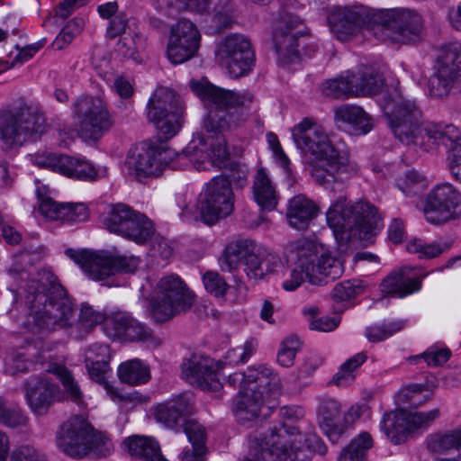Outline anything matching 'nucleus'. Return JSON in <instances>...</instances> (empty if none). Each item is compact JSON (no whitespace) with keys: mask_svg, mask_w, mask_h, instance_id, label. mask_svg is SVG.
Here are the masks:
<instances>
[{"mask_svg":"<svg viewBox=\"0 0 461 461\" xmlns=\"http://www.w3.org/2000/svg\"><path fill=\"white\" fill-rule=\"evenodd\" d=\"M191 86L208 110L203 124L204 133L194 137L181 153L144 145L131 149L125 166L138 180L158 176L167 167H185L187 162L197 169L205 162L219 168L228 165L230 152L223 133L246 123L254 95L247 90L225 89L208 82H192Z\"/></svg>","mask_w":461,"mask_h":461,"instance_id":"1","label":"nucleus"},{"mask_svg":"<svg viewBox=\"0 0 461 461\" xmlns=\"http://www.w3.org/2000/svg\"><path fill=\"white\" fill-rule=\"evenodd\" d=\"M30 261V254L22 252L9 269L16 300L13 318L25 329L41 331L71 328L77 320L71 298L50 270L25 269L23 265Z\"/></svg>","mask_w":461,"mask_h":461,"instance_id":"2","label":"nucleus"},{"mask_svg":"<svg viewBox=\"0 0 461 461\" xmlns=\"http://www.w3.org/2000/svg\"><path fill=\"white\" fill-rule=\"evenodd\" d=\"M382 109L392 132L402 143L425 152L445 146L450 172L461 183V132L457 127L425 122L415 101L403 97L396 89L384 95Z\"/></svg>","mask_w":461,"mask_h":461,"instance_id":"3","label":"nucleus"},{"mask_svg":"<svg viewBox=\"0 0 461 461\" xmlns=\"http://www.w3.org/2000/svg\"><path fill=\"white\" fill-rule=\"evenodd\" d=\"M292 136L298 149L316 158L312 176L319 185L342 180L343 175L357 172V167L350 161L348 153L336 149L324 128L315 121L303 119L293 128Z\"/></svg>","mask_w":461,"mask_h":461,"instance_id":"4","label":"nucleus"},{"mask_svg":"<svg viewBox=\"0 0 461 461\" xmlns=\"http://www.w3.org/2000/svg\"><path fill=\"white\" fill-rule=\"evenodd\" d=\"M307 452L323 456L324 442L315 434H301L295 427L285 423L255 433L249 438V456L251 461H303Z\"/></svg>","mask_w":461,"mask_h":461,"instance_id":"5","label":"nucleus"},{"mask_svg":"<svg viewBox=\"0 0 461 461\" xmlns=\"http://www.w3.org/2000/svg\"><path fill=\"white\" fill-rule=\"evenodd\" d=\"M228 383L240 386L233 400L232 412L236 420L243 425L257 420L264 407L265 393L280 389V379L273 370L265 366H249L246 372H236L229 375Z\"/></svg>","mask_w":461,"mask_h":461,"instance_id":"6","label":"nucleus"},{"mask_svg":"<svg viewBox=\"0 0 461 461\" xmlns=\"http://www.w3.org/2000/svg\"><path fill=\"white\" fill-rule=\"evenodd\" d=\"M326 220L339 241L358 240L368 242L380 230V217L367 202L352 203L340 195L330 203Z\"/></svg>","mask_w":461,"mask_h":461,"instance_id":"7","label":"nucleus"},{"mask_svg":"<svg viewBox=\"0 0 461 461\" xmlns=\"http://www.w3.org/2000/svg\"><path fill=\"white\" fill-rule=\"evenodd\" d=\"M56 443L65 455L75 459L89 456L107 457L113 451L110 438L79 415L69 418L59 426Z\"/></svg>","mask_w":461,"mask_h":461,"instance_id":"8","label":"nucleus"},{"mask_svg":"<svg viewBox=\"0 0 461 461\" xmlns=\"http://www.w3.org/2000/svg\"><path fill=\"white\" fill-rule=\"evenodd\" d=\"M66 254L89 276L102 282L108 287L120 285L116 275L133 273L138 268L140 259L134 256L113 255L108 251H89L68 249Z\"/></svg>","mask_w":461,"mask_h":461,"instance_id":"9","label":"nucleus"},{"mask_svg":"<svg viewBox=\"0 0 461 461\" xmlns=\"http://www.w3.org/2000/svg\"><path fill=\"white\" fill-rule=\"evenodd\" d=\"M46 119L36 106L24 105L15 113L0 110V143L5 150L36 140L47 131Z\"/></svg>","mask_w":461,"mask_h":461,"instance_id":"10","label":"nucleus"},{"mask_svg":"<svg viewBox=\"0 0 461 461\" xmlns=\"http://www.w3.org/2000/svg\"><path fill=\"white\" fill-rule=\"evenodd\" d=\"M195 295L177 275L161 277L149 300L150 315L156 322H165L189 311Z\"/></svg>","mask_w":461,"mask_h":461,"instance_id":"11","label":"nucleus"},{"mask_svg":"<svg viewBox=\"0 0 461 461\" xmlns=\"http://www.w3.org/2000/svg\"><path fill=\"white\" fill-rule=\"evenodd\" d=\"M374 36L383 41L406 44L420 37L421 17L415 11L396 7L376 10Z\"/></svg>","mask_w":461,"mask_h":461,"instance_id":"12","label":"nucleus"},{"mask_svg":"<svg viewBox=\"0 0 461 461\" xmlns=\"http://www.w3.org/2000/svg\"><path fill=\"white\" fill-rule=\"evenodd\" d=\"M241 262L245 265L247 276L256 280L274 272L279 264L274 257L262 253L258 246L249 240H239L229 243L220 258L221 268L226 272L236 269Z\"/></svg>","mask_w":461,"mask_h":461,"instance_id":"13","label":"nucleus"},{"mask_svg":"<svg viewBox=\"0 0 461 461\" xmlns=\"http://www.w3.org/2000/svg\"><path fill=\"white\" fill-rule=\"evenodd\" d=\"M147 109L148 120L154 124L161 141L172 139L181 130L184 109L173 90L158 87L150 96Z\"/></svg>","mask_w":461,"mask_h":461,"instance_id":"14","label":"nucleus"},{"mask_svg":"<svg viewBox=\"0 0 461 461\" xmlns=\"http://www.w3.org/2000/svg\"><path fill=\"white\" fill-rule=\"evenodd\" d=\"M308 39V28L297 15L284 12L273 22L272 41L278 61L284 65L301 59L299 47Z\"/></svg>","mask_w":461,"mask_h":461,"instance_id":"15","label":"nucleus"},{"mask_svg":"<svg viewBox=\"0 0 461 461\" xmlns=\"http://www.w3.org/2000/svg\"><path fill=\"white\" fill-rule=\"evenodd\" d=\"M461 84V42L451 41L438 50L433 73L428 82L431 97L443 98Z\"/></svg>","mask_w":461,"mask_h":461,"instance_id":"16","label":"nucleus"},{"mask_svg":"<svg viewBox=\"0 0 461 461\" xmlns=\"http://www.w3.org/2000/svg\"><path fill=\"white\" fill-rule=\"evenodd\" d=\"M102 222L110 231L137 243H143L154 234V226L144 214L124 203L110 204Z\"/></svg>","mask_w":461,"mask_h":461,"instance_id":"17","label":"nucleus"},{"mask_svg":"<svg viewBox=\"0 0 461 461\" xmlns=\"http://www.w3.org/2000/svg\"><path fill=\"white\" fill-rule=\"evenodd\" d=\"M215 59L227 68L231 77H245L252 71L255 65L252 43L243 34H230L217 44Z\"/></svg>","mask_w":461,"mask_h":461,"instance_id":"18","label":"nucleus"},{"mask_svg":"<svg viewBox=\"0 0 461 461\" xmlns=\"http://www.w3.org/2000/svg\"><path fill=\"white\" fill-rule=\"evenodd\" d=\"M198 209L204 223L215 224L234 209V194L229 179L218 176L211 179L199 195Z\"/></svg>","mask_w":461,"mask_h":461,"instance_id":"19","label":"nucleus"},{"mask_svg":"<svg viewBox=\"0 0 461 461\" xmlns=\"http://www.w3.org/2000/svg\"><path fill=\"white\" fill-rule=\"evenodd\" d=\"M421 203L423 215L431 224L443 225L461 218V192L449 183L434 186Z\"/></svg>","mask_w":461,"mask_h":461,"instance_id":"20","label":"nucleus"},{"mask_svg":"<svg viewBox=\"0 0 461 461\" xmlns=\"http://www.w3.org/2000/svg\"><path fill=\"white\" fill-rule=\"evenodd\" d=\"M73 114L80 133L86 138L98 140L113 125L107 103L101 97L82 96L73 104Z\"/></svg>","mask_w":461,"mask_h":461,"instance_id":"21","label":"nucleus"},{"mask_svg":"<svg viewBox=\"0 0 461 461\" xmlns=\"http://www.w3.org/2000/svg\"><path fill=\"white\" fill-rule=\"evenodd\" d=\"M440 415L438 409L426 412L407 411L403 409L385 413L380 421V429L393 444H401L414 429H426Z\"/></svg>","mask_w":461,"mask_h":461,"instance_id":"22","label":"nucleus"},{"mask_svg":"<svg viewBox=\"0 0 461 461\" xmlns=\"http://www.w3.org/2000/svg\"><path fill=\"white\" fill-rule=\"evenodd\" d=\"M376 10L364 5L336 7L329 15L331 32L344 41L362 29L374 35Z\"/></svg>","mask_w":461,"mask_h":461,"instance_id":"23","label":"nucleus"},{"mask_svg":"<svg viewBox=\"0 0 461 461\" xmlns=\"http://www.w3.org/2000/svg\"><path fill=\"white\" fill-rule=\"evenodd\" d=\"M201 33L196 25L187 19L178 20L170 29L167 54L173 64L184 63L197 53Z\"/></svg>","mask_w":461,"mask_h":461,"instance_id":"24","label":"nucleus"},{"mask_svg":"<svg viewBox=\"0 0 461 461\" xmlns=\"http://www.w3.org/2000/svg\"><path fill=\"white\" fill-rule=\"evenodd\" d=\"M221 365L207 357L193 356L181 364V375L188 384L203 391L216 392L221 388Z\"/></svg>","mask_w":461,"mask_h":461,"instance_id":"25","label":"nucleus"},{"mask_svg":"<svg viewBox=\"0 0 461 461\" xmlns=\"http://www.w3.org/2000/svg\"><path fill=\"white\" fill-rule=\"evenodd\" d=\"M40 167L50 168L53 172L69 178L93 181L97 177V169L89 161L67 155L42 154L32 158Z\"/></svg>","mask_w":461,"mask_h":461,"instance_id":"26","label":"nucleus"},{"mask_svg":"<svg viewBox=\"0 0 461 461\" xmlns=\"http://www.w3.org/2000/svg\"><path fill=\"white\" fill-rule=\"evenodd\" d=\"M193 409L192 394L185 392L158 404L154 410V416L158 422L167 428L175 429L185 424L187 417L193 412Z\"/></svg>","mask_w":461,"mask_h":461,"instance_id":"27","label":"nucleus"},{"mask_svg":"<svg viewBox=\"0 0 461 461\" xmlns=\"http://www.w3.org/2000/svg\"><path fill=\"white\" fill-rule=\"evenodd\" d=\"M314 257L311 263V284L321 285L326 283L325 279L335 280L343 273V267L340 261L322 247L306 243L302 246Z\"/></svg>","mask_w":461,"mask_h":461,"instance_id":"28","label":"nucleus"},{"mask_svg":"<svg viewBox=\"0 0 461 461\" xmlns=\"http://www.w3.org/2000/svg\"><path fill=\"white\" fill-rule=\"evenodd\" d=\"M26 400L31 410L45 414L59 397V387L44 377H32L26 382Z\"/></svg>","mask_w":461,"mask_h":461,"instance_id":"29","label":"nucleus"},{"mask_svg":"<svg viewBox=\"0 0 461 461\" xmlns=\"http://www.w3.org/2000/svg\"><path fill=\"white\" fill-rule=\"evenodd\" d=\"M340 409V403L337 400L328 397L321 398L318 407L320 427L333 443L345 432Z\"/></svg>","mask_w":461,"mask_h":461,"instance_id":"30","label":"nucleus"},{"mask_svg":"<svg viewBox=\"0 0 461 461\" xmlns=\"http://www.w3.org/2000/svg\"><path fill=\"white\" fill-rule=\"evenodd\" d=\"M412 270L409 267H403L398 272L391 273L382 282L381 291L384 294L400 298L420 291L421 288V279L427 274L416 276L411 275Z\"/></svg>","mask_w":461,"mask_h":461,"instance_id":"31","label":"nucleus"},{"mask_svg":"<svg viewBox=\"0 0 461 461\" xmlns=\"http://www.w3.org/2000/svg\"><path fill=\"white\" fill-rule=\"evenodd\" d=\"M334 120L340 129H350L355 134H366L373 127L368 114L355 105H341L334 111Z\"/></svg>","mask_w":461,"mask_h":461,"instance_id":"32","label":"nucleus"},{"mask_svg":"<svg viewBox=\"0 0 461 461\" xmlns=\"http://www.w3.org/2000/svg\"><path fill=\"white\" fill-rule=\"evenodd\" d=\"M318 207L313 201L304 194H298L289 200L286 216L290 226L304 230L317 215Z\"/></svg>","mask_w":461,"mask_h":461,"instance_id":"33","label":"nucleus"},{"mask_svg":"<svg viewBox=\"0 0 461 461\" xmlns=\"http://www.w3.org/2000/svg\"><path fill=\"white\" fill-rule=\"evenodd\" d=\"M252 193L254 200L262 210L276 209L278 203L276 185L263 167H259L254 176Z\"/></svg>","mask_w":461,"mask_h":461,"instance_id":"34","label":"nucleus"},{"mask_svg":"<svg viewBox=\"0 0 461 461\" xmlns=\"http://www.w3.org/2000/svg\"><path fill=\"white\" fill-rule=\"evenodd\" d=\"M112 321L117 334L131 341H149L152 339V330L127 312L113 313Z\"/></svg>","mask_w":461,"mask_h":461,"instance_id":"35","label":"nucleus"},{"mask_svg":"<svg viewBox=\"0 0 461 461\" xmlns=\"http://www.w3.org/2000/svg\"><path fill=\"white\" fill-rule=\"evenodd\" d=\"M313 255L302 246L297 248V259L294 267L291 269L288 277L283 282V288L285 291L293 292L296 290L303 282L308 281L311 284V263L314 259Z\"/></svg>","mask_w":461,"mask_h":461,"instance_id":"36","label":"nucleus"},{"mask_svg":"<svg viewBox=\"0 0 461 461\" xmlns=\"http://www.w3.org/2000/svg\"><path fill=\"white\" fill-rule=\"evenodd\" d=\"M48 372L55 375L63 387V394L67 400L81 406L84 404L85 394L79 383L72 373L63 365L51 363Z\"/></svg>","mask_w":461,"mask_h":461,"instance_id":"37","label":"nucleus"},{"mask_svg":"<svg viewBox=\"0 0 461 461\" xmlns=\"http://www.w3.org/2000/svg\"><path fill=\"white\" fill-rule=\"evenodd\" d=\"M426 447L433 454H445L453 449H460L461 429L430 434L426 439Z\"/></svg>","mask_w":461,"mask_h":461,"instance_id":"38","label":"nucleus"},{"mask_svg":"<svg viewBox=\"0 0 461 461\" xmlns=\"http://www.w3.org/2000/svg\"><path fill=\"white\" fill-rule=\"evenodd\" d=\"M374 440L368 432H361L344 447L338 461H366L367 451L373 447Z\"/></svg>","mask_w":461,"mask_h":461,"instance_id":"39","label":"nucleus"},{"mask_svg":"<svg viewBox=\"0 0 461 461\" xmlns=\"http://www.w3.org/2000/svg\"><path fill=\"white\" fill-rule=\"evenodd\" d=\"M352 81L355 96L375 94L383 86L382 77L369 68L352 72Z\"/></svg>","mask_w":461,"mask_h":461,"instance_id":"40","label":"nucleus"},{"mask_svg":"<svg viewBox=\"0 0 461 461\" xmlns=\"http://www.w3.org/2000/svg\"><path fill=\"white\" fill-rule=\"evenodd\" d=\"M118 376L121 382L135 385L146 383L149 378V372L140 360L131 359L119 366Z\"/></svg>","mask_w":461,"mask_h":461,"instance_id":"41","label":"nucleus"},{"mask_svg":"<svg viewBox=\"0 0 461 461\" xmlns=\"http://www.w3.org/2000/svg\"><path fill=\"white\" fill-rule=\"evenodd\" d=\"M85 362L88 375L92 380L104 384L106 392L111 395V397L118 398L120 400L124 399L116 388L105 382V375L110 370L109 361H95V357L90 355L85 359Z\"/></svg>","mask_w":461,"mask_h":461,"instance_id":"42","label":"nucleus"},{"mask_svg":"<svg viewBox=\"0 0 461 461\" xmlns=\"http://www.w3.org/2000/svg\"><path fill=\"white\" fill-rule=\"evenodd\" d=\"M366 360V356L365 353L356 354L340 366L339 371L333 375L331 383L340 387L350 384L355 380L357 369Z\"/></svg>","mask_w":461,"mask_h":461,"instance_id":"43","label":"nucleus"},{"mask_svg":"<svg viewBox=\"0 0 461 461\" xmlns=\"http://www.w3.org/2000/svg\"><path fill=\"white\" fill-rule=\"evenodd\" d=\"M322 92L325 95L333 98L355 96L352 72H347L345 76L326 81L322 85Z\"/></svg>","mask_w":461,"mask_h":461,"instance_id":"44","label":"nucleus"},{"mask_svg":"<svg viewBox=\"0 0 461 461\" xmlns=\"http://www.w3.org/2000/svg\"><path fill=\"white\" fill-rule=\"evenodd\" d=\"M406 322L403 320H396L381 324L368 326L365 330V337L369 342L378 343L387 339L393 334L402 330Z\"/></svg>","mask_w":461,"mask_h":461,"instance_id":"45","label":"nucleus"},{"mask_svg":"<svg viewBox=\"0 0 461 461\" xmlns=\"http://www.w3.org/2000/svg\"><path fill=\"white\" fill-rule=\"evenodd\" d=\"M450 244L447 242L426 243L420 239H414L408 242L406 249L410 253L417 254L420 258L430 259L440 256L448 250Z\"/></svg>","mask_w":461,"mask_h":461,"instance_id":"46","label":"nucleus"},{"mask_svg":"<svg viewBox=\"0 0 461 461\" xmlns=\"http://www.w3.org/2000/svg\"><path fill=\"white\" fill-rule=\"evenodd\" d=\"M398 188L406 195H417L423 192L428 182L426 177L416 170H410L396 179Z\"/></svg>","mask_w":461,"mask_h":461,"instance_id":"47","label":"nucleus"},{"mask_svg":"<svg viewBox=\"0 0 461 461\" xmlns=\"http://www.w3.org/2000/svg\"><path fill=\"white\" fill-rule=\"evenodd\" d=\"M0 423L10 428L23 427L27 418L17 405L0 396Z\"/></svg>","mask_w":461,"mask_h":461,"instance_id":"48","label":"nucleus"},{"mask_svg":"<svg viewBox=\"0 0 461 461\" xmlns=\"http://www.w3.org/2000/svg\"><path fill=\"white\" fill-rule=\"evenodd\" d=\"M302 346V341L296 335L288 336L280 346L277 353V361L284 367L294 365L295 356Z\"/></svg>","mask_w":461,"mask_h":461,"instance_id":"49","label":"nucleus"},{"mask_svg":"<svg viewBox=\"0 0 461 461\" xmlns=\"http://www.w3.org/2000/svg\"><path fill=\"white\" fill-rule=\"evenodd\" d=\"M432 393L421 384H411L403 388L399 394L400 399L411 408H418L428 402Z\"/></svg>","mask_w":461,"mask_h":461,"instance_id":"50","label":"nucleus"},{"mask_svg":"<svg viewBox=\"0 0 461 461\" xmlns=\"http://www.w3.org/2000/svg\"><path fill=\"white\" fill-rule=\"evenodd\" d=\"M258 343L254 339H249L240 347L230 349L226 353V364L238 365L246 363L256 352Z\"/></svg>","mask_w":461,"mask_h":461,"instance_id":"51","label":"nucleus"},{"mask_svg":"<svg viewBox=\"0 0 461 461\" xmlns=\"http://www.w3.org/2000/svg\"><path fill=\"white\" fill-rule=\"evenodd\" d=\"M203 283L205 290L218 298L223 297L230 287L225 279L214 271L205 272L203 276Z\"/></svg>","mask_w":461,"mask_h":461,"instance_id":"52","label":"nucleus"},{"mask_svg":"<svg viewBox=\"0 0 461 461\" xmlns=\"http://www.w3.org/2000/svg\"><path fill=\"white\" fill-rule=\"evenodd\" d=\"M39 200V211L46 219L61 221L65 203H57L50 197H41L40 195Z\"/></svg>","mask_w":461,"mask_h":461,"instance_id":"53","label":"nucleus"},{"mask_svg":"<svg viewBox=\"0 0 461 461\" xmlns=\"http://www.w3.org/2000/svg\"><path fill=\"white\" fill-rule=\"evenodd\" d=\"M62 214V222L76 223L86 221L88 218V209L82 203H65Z\"/></svg>","mask_w":461,"mask_h":461,"instance_id":"54","label":"nucleus"},{"mask_svg":"<svg viewBox=\"0 0 461 461\" xmlns=\"http://www.w3.org/2000/svg\"><path fill=\"white\" fill-rule=\"evenodd\" d=\"M104 319V313L94 310L93 307L89 305H82L78 319V327L79 329H83L85 332H88L92 327L102 323Z\"/></svg>","mask_w":461,"mask_h":461,"instance_id":"55","label":"nucleus"},{"mask_svg":"<svg viewBox=\"0 0 461 461\" xmlns=\"http://www.w3.org/2000/svg\"><path fill=\"white\" fill-rule=\"evenodd\" d=\"M167 5L178 12L189 11L198 14L205 13L211 5L210 0H166Z\"/></svg>","mask_w":461,"mask_h":461,"instance_id":"56","label":"nucleus"},{"mask_svg":"<svg viewBox=\"0 0 461 461\" xmlns=\"http://www.w3.org/2000/svg\"><path fill=\"white\" fill-rule=\"evenodd\" d=\"M30 365L31 362L25 357L24 353L14 351L5 358V371L11 375H15L26 372Z\"/></svg>","mask_w":461,"mask_h":461,"instance_id":"57","label":"nucleus"},{"mask_svg":"<svg viewBox=\"0 0 461 461\" xmlns=\"http://www.w3.org/2000/svg\"><path fill=\"white\" fill-rule=\"evenodd\" d=\"M130 28L129 19L124 13H118L110 19L109 25L106 28V36L110 39L122 37L127 35V30Z\"/></svg>","mask_w":461,"mask_h":461,"instance_id":"58","label":"nucleus"},{"mask_svg":"<svg viewBox=\"0 0 461 461\" xmlns=\"http://www.w3.org/2000/svg\"><path fill=\"white\" fill-rule=\"evenodd\" d=\"M362 287L355 285L351 281H345L337 284L331 292V297L334 301H347L361 293Z\"/></svg>","mask_w":461,"mask_h":461,"instance_id":"59","label":"nucleus"},{"mask_svg":"<svg viewBox=\"0 0 461 461\" xmlns=\"http://www.w3.org/2000/svg\"><path fill=\"white\" fill-rule=\"evenodd\" d=\"M232 23L233 17L230 8L227 6L215 8L212 18V29L214 32H221L223 30L230 27Z\"/></svg>","mask_w":461,"mask_h":461,"instance_id":"60","label":"nucleus"},{"mask_svg":"<svg viewBox=\"0 0 461 461\" xmlns=\"http://www.w3.org/2000/svg\"><path fill=\"white\" fill-rule=\"evenodd\" d=\"M451 356L448 348H429L420 357L429 366H438L446 363Z\"/></svg>","mask_w":461,"mask_h":461,"instance_id":"61","label":"nucleus"},{"mask_svg":"<svg viewBox=\"0 0 461 461\" xmlns=\"http://www.w3.org/2000/svg\"><path fill=\"white\" fill-rule=\"evenodd\" d=\"M115 52L122 58L137 59L135 37L131 34L121 37L115 46Z\"/></svg>","mask_w":461,"mask_h":461,"instance_id":"62","label":"nucleus"},{"mask_svg":"<svg viewBox=\"0 0 461 461\" xmlns=\"http://www.w3.org/2000/svg\"><path fill=\"white\" fill-rule=\"evenodd\" d=\"M10 461H46V456L32 446H22L16 448Z\"/></svg>","mask_w":461,"mask_h":461,"instance_id":"63","label":"nucleus"},{"mask_svg":"<svg viewBox=\"0 0 461 461\" xmlns=\"http://www.w3.org/2000/svg\"><path fill=\"white\" fill-rule=\"evenodd\" d=\"M324 358L318 354L309 355L303 364L298 368L299 379L310 377L323 364Z\"/></svg>","mask_w":461,"mask_h":461,"instance_id":"64","label":"nucleus"}]
</instances>
